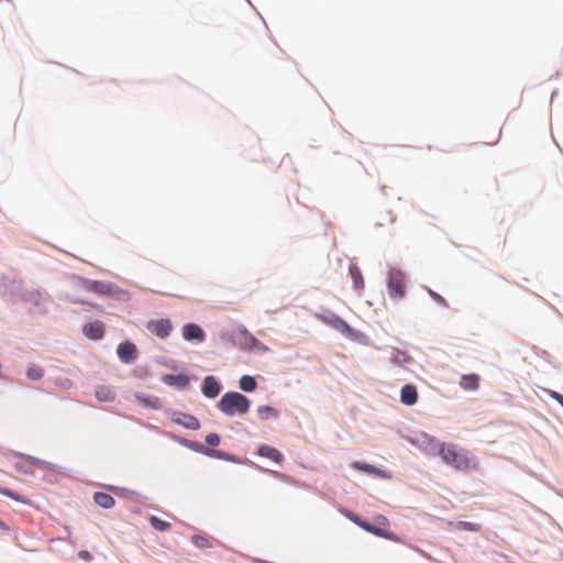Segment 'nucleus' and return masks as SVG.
<instances>
[{
	"mask_svg": "<svg viewBox=\"0 0 563 563\" xmlns=\"http://www.w3.org/2000/svg\"><path fill=\"white\" fill-rule=\"evenodd\" d=\"M433 449L438 450L443 462L457 471L467 472L477 467L475 457L464 449L454 444H445L433 438L428 439Z\"/></svg>",
	"mask_w": 563,
	"mask_h": 563,
	"instance_id": "1",
	"label": "nucleus"
},
{
	"mask_svg": "<svg viewBox=\"0 0 563 563\" xmlns=\"http://www.w3.org/2000/svg\"><path fill=\"white\" fill-rule=\"evenodd\" d=\"M250 407V399L236 391L225 393L218 402L219 410L229 417L245 415Z\"/></svg>",
	"mask_w": 563,
	"mask_h": 563,
	"instance_id": "2",
	"label": "nucleus"
},
{
	"mask_svg": "<svg viewBox=\"0 0 563 563\" xmlns=\"http://www.w3.org/2000/svg\"><path fill=\"white\" fill-rule=\"evenodd\" d=\"M387 289L389 297L395 300H400L406 296L407 277L406 274L399 269L391 268L388 272Z\"/></svg>",
	"mask_w": 563,
	"mask_h": 563,
	"instance_id": "3",
	"label": "nucleus"
},
{
	"mask_svg": "<svg viewBox=\"0 0 563 563\" xmlns=\"http://www.w3.org/2000/svg\"><path fill=\"white\" fill-rule=\"evenodd\" d=\"M375 521L377 525H373V523L362 521V520H355V522L361 528H363L365 531H367L369 533H373L374 536H377V537H380L384 539H388L391 541H398V538L393 532H389L388 530H386V527L389 525V521L386 517L378 516L375 519Z\"/></svg>",
	"mask_w": 563,
	"mask_h": 563,
	"instance_id": "4",
	"label": "nucleus"
},
{
	"mask_svg": "<svg viewBox=\"0 0 563 563\" xmlns=\"http://www.w3.org/2000/svg\"><path fill=\"white\" fill-rule=\"evenodd\" d=\"M146 328L159 339H166L173 330L169 319L152 320L147 323Z\"/></svg>",
	"mask_w": 563,
	"mask_h": 563,
	"instance_id": "5",
	"label": "nucleus"
},
{
	"mask_svg": "<svg viewBox=\"0 0 563 563\" xmlns=\"http://www.w3.org/2000/svg\"><path fill=\"white\" fill-rule=\"evenodd\" d=\"M236 343L243 350H253L261 346V342L246 329H240L236 333Z\"/></svg>",
	"mask_w": 563,
	"mask_h": 563,
	"instance_id": "6",
	"label": "nucleus"
},
{
	"mask_svg": "<svg viewBox=\"0 0 563 563\" xmlns=\"http://www.w3.org/2000/svg\"><path fill=\"white\" fill-rule=\"evenodd\" d=\"M172 421L189 430H198L200 428V422L196 417L184 412L173 413Z\"/></svg>",
	"mask_w": 563,
	"mask_h": 563,
	"instance_id": "7",
	"label": "nucleus"
},
{
	"mask_svg": "<svg viewBox=\"0 0 563 563\" xmlns=\"http://www.w3.org/2000/svg\"><path fill=\"white\" fill-rule=\"evenodd\" d=\"M183 336L187 341L196 340L198 342H203L206 339V333L198 324L188 323L183 328Z\"/></svg>",
	"mask_w": 563,
	"mask_h": 563,
	"instance_id": "8",
	"label": "nucleus"
},
{
	"mask_svg": "<svg viewBox=\"0 0 563 563\" xmlns=\"http://www.w3.org/2000/svg\"><path fill=\"white\" fill-rule=\"evenodd\" d=\"M201 390L207 398H216L221 391V385L214 376H207Z\"/></svg>",
	"mask_w": 563,
	"mask_h": 563,
	"instance_id": "9",
	"label": "nucleus"
},
{
	"mask_svg": "<svg viewBox=\"0 0 563 563\" xmlns=\"http://www.w3.org/2000/svg\"><path fill=\"white\" fill-rule=\"evenodd\" d=\"M117 352L123 363H131L136 358V346L131 342L119 344Z\"/></svg>",
	"mask_w": 563,
	"mask_h": 563,
	"instance_id": "10",
	"label": "nucleus"
},
{
	"mask_svg": "<svg viewBox=\"0 0 563 563\" xmlns=\"http://www.w3.org/2000/svg\"><path fill=\"white\" fill-rule=\"evenodd\" d=\"M82 332L90 340H100L103 338L104 327L100 321L89 322L84 325Z\"/></svg>",
	"mask_w": 563,
	"mask_h": 563,
	"instance_id": "11",
	"label": "nucleus"
},
{
	"mask_svg": "<svg viewBox=\"0 0 563 563\" xmlns=\"http://www.w3.org/2000/svg\"><path fill=\"white\" fill-rule=\"evenodd\" d=\"M417 399L418 393L417 388L413 385L407 384L401 388L400 400L402 404L407 406H412L417 402Z\"/></svg>",
	"mask_w": 563,
	"mask_h": 563,
	"instance_id": "12",
	"label": "nucleus"
},
{
	"mask_svg": "<svg viewBox=\"0 0 563 563\" xmlns=\"http://www.w3.org/2000/svg\"><path fill=\"white\" fill-rule=\"evenodd\" d=\"M349 274L353 280V286L356 291H362L365 287L364 278L361 269L357 265L351 264L349 267Z\"/></svg>",
	"mask_w": 563,
	"mask_h": 563,
	"instance_id": "13",
	"label": "nucleus"
},
{
	"mask_svg": "<svg viewBox=\"0 0 563 563\" xmlns=\"http://www.w3.org/2000/svg\"><path fill=\"white\" fill-rule=\"evenodd\" d=\"M258 454L263 457H267L276 463H282L284 455L277 449L269 445H262L258 449Z\"/></svg>",
	"mask_w": 563,
	"mask_h": 563,
	"instance_id": "14",
	"label": "nucleus"
},
{
	"mask_svg": "<svg viewBox=\"0 0 563 563\" xmlns=\"http://www.w3.org/2000/svg\"><path fill=\"white\" fill-rule=\"evenodd\" d=\"M93 500L98 506H100L101 508H104V509H110V508L114 507V505H115V499L107 493H101V492L95 493Z\"/></svg>",
	"mask_w": 563,
	"mask_h": 563,
	"instance_id": "15",
	"label": "nucleus"
},
{
	"mask_svg": "<svg viewBox=\"0 0 563 563\" xmlns=\"http://www.w3.org/2000/svg\"><path fill=\"white\" fill-rule=\"evenodd\" d=\"M479 377L477 374H465L461 377L460 386L465 390H476Z\"/></svg>",
	"mask_w": 563,
	"mask_h": 563,
	"instance_id": "16",
	"label": "nucleus"
},
{
	"mask_svg": "<svg viewBox=\"0 0 563 563\" xmlns=\"http://www.w3.org/2000/svg\"><path fill=\"white\" fill-rule=\"evenodd\" d=\"M352 465L355 470L363 471L367 474H373V475H377L380 477H385L384 472L382 470H378L374 465L363 463V462H354Z\"/></svg>",
	"mask_w": 563,
	"mask_h": 563,
	"instance_id": "17",
	"label": "nucleus"
},
{
	"mask_svg": "<svg viewBox=\"0 0 563 563\" xmlns=\"http://www.w3.org/2000/svg\"><path fill=\"white\" fill-rule=\"evenodd\" d=\"M96 397L99 401H113L115 394L110 387L100 386L96 389Z\"/></svg>",
	"mask_w": 563,
	"mask_h": 563,
	"instance_id": "18",
	"label": "nucleus"
},
{
	"mask_svg": "<svg viewBox=\"0 0 563 563\" xmlns=\"http://www.w3.org/2000/svg\"><path fill=\"white\" fill-rule=\"evenodd\" d=\"M239 386L244 391H253L255 390L257 383L254 377L244 375L239 380Z\"/></svg>",
	"mask_w": 563,
	"mask_h": 563,
	"instance_id": "19",
	"label": "nucleus"
},
{
	"mask_svg": "<svg viewBox=\"0 0 563 563\" xmlns=\"http://www.w3.org/2000/svg\"><path fill=\"white\" fill-rule=\"evenodd\" d=\"M257 413H258V417L262 419V420H267L269 418H277L278 417V411L271 407V406H260L257 408Z\"/></svg>",
	"mask_w": 563,
	"mask_h": 563,
	"instance_id": "20",
	"label": "nucleus"
},
{
	"mask_svg": "<svg viewBox=\"0 0 563 563\" xmlns=\"http://www.w3.org/2000/svg\"><path fill=\"white\" fill-rule=\"evenodd\" d=\"M136 400L147 408L158 409L161 407V401L156 397H144L141 395L136 396Z\"/></svg>",
	"mask_w": 563,
	"mask_h": 563,
	"instance_id": "21",
	"label": "nucleus"
},
{
	"mask_svg": "<svg viewBox=\"0 0 563 563\" xmlns=\"http://www.w3.org/2000/svg\"><path fill=\"white\" fill-rule=\"evenodd\" d=\"M150 523L157 531H167L170 529V523L168 521L159 519L156 516L150 517Z\"/></svg>",
	"mask_w": 563,
	"mask_h": 563,
	"instance_id": "22",
	"label": "nucleus"
},
{
	"mask_svg": "<svg viewBox=\"0 0 563 563\" xmlns=\"http://www.w3.org/2000/svg\"><path fill=\"white\" fill-rule=\"evenodd\" d=\"M390 360L395 364L402 365L410 361V356L400 350H394Z\"/></svg>",
	"mask_w": 563,
	"mask_h": 563,
	"instance_id": "23",
	"label": "nucleus"
},
{
	"mask_svg": "<svg viewBox=\"0 0 563 563\" xmlns=\"http://www.w3.org/2000/svg\"><path fill=\"white\" fill-rule=\"evenodd\" d=\"M0 494L22 504L29 503L24 496H21L5 487H0Z\"/></svg>",
	"mask_w": 563,
	"mask_h": 563,
	"instance_id": "24",
	"label": "nucleus"
},
{
	"mask_svg": "<svg viewBox=\"0 0 563 563\" xmlns=\"http://www.w3.org/2000/svg\"><path fill=\"white\" fill-rule=\"evenodd\" d=\"M191 542L197 548H200V549L211 548V542L209 541V539L207 537H205V536H201V534H194L191 537Z\"/></svg>",
	"mask_w": 563,
	"mask_h": 563,
	"instance_id": "25",
	"label": "nucleus"
},
{
	"mask_svg": "<svg viewBox=\"0 0 563 563\" xmlns=\"http://www.w3.org/2000/svg\"><path fill=\"white\" fill-rule=\"evenodd\" d=\"M14 11V4L11 0H0V16L11 15Z\"/></svg>",
	"mask_w": 563,
	"mask_h": 563,
	"instance_id": "26",
	"label": "nucleus"
},
{
	"mask_svg": "<svg viewBox=\"0 0 563 563\" xmlns=\"http://www.w3.org/2000/svg\"><path fill=\"white\" fill-rule=\"evenodd\" d=\"M26 376L31 380H38L43 377V369L37 366H30L27 368Z\"/></svg>",
	"mask_w": 563,
	"mask_h": 563,
	"instance_id": "27",
	"label": "nucleus"
},
{
	"mask_svg": "<svg viewBox=\"0 0 563 563\" xmlns=\"http://www.w3.org/2000/svg\"><path fill=\"white\" fill-rule=\"evenodd\" d=\"M459 528L463 529V530H466V531H479L481 530V525L478 523H475V522H467V521H460L459 522Z\"/></svg>",
	"mask_w": 563,
	"mask_h": 563,
	"instance_id": "28",
	"label": "nucleus"
},
{
	"mask_svg": "<svg viewBox=\"0 0 563 563\" xmlns=\"http://www.w3.org/2000/svg\"><path fill=\"white\" fill-rule=\"evenodd\" d=\"M428 294H429V296H430V297H431V298H432L437 303H439L440 306H442V307H444V308H448V307H449V305H448L446 300H445L441 295H439L438 292H435V291H433V290L429 289V290H428Z\"/></svg>",
	"mask_w": 563,
	"mask_h": 563,
	"instance_id": "29",
	"label": "nucleus"
},
{
	"mask_svg": "<svg viewBox=\"0 0 563 563\" xmlns=\"http://www.w3.org/2000/svg\"><path fill=\"white\" fill-rule=\"evenodd\" d=\"M91 290L99 294H104L108 290V286L104 283L101 282H95L91 287Z\"/></svg>",
	"mask_w": 563,
	"mask_h": 563,
	"instance_id": "30",
	"label": "nucleus"
},
{
	"mask_svg": "<svg viewBox=\"0 0 563 563\" xmlns=\"http://www.w3.org/2000/svg\"><path fill=\"white\" fill-rule=\"evenodd\" d=\"M206 442L211 446H217L220 444V437L217 433H209L206 437Z\"/></svg>",
	"mask_w": 563,
	"mask_h": 563,
	"instance_id": "31",
	"label": "nucleus"
},
{
	"mask_svg": "<svg viewBox=\"0 0 563 563\" xmlns=\"http://www.w3.org/2000/svg\"><path fill=\"white\" fill-rule=\"evenodd\" d=\"M335 327L338 329H341L344 332H349L350 333L352 331L351 327L344 320H342L340 318L335 319Z\"/></svg>",
	"mask_w": 563,
	"mask_h": 563,
	"instance_id": "32",
	"label": "nucleus"
},
{
	"mask_svg": "<svg viewBox=\"0 0 563 563\" xmlns=\"http://www.w3.org/2000/svg\"><path fill=\"white\" fill-rule=\"evenodd\" d=\"M335 327L338 329H341L344 332H349L350 333L352 331L351 327L344 320H342L340 318L335 319Z\"/></svg>",
	"mask_w": 563,
	"mask_h": 563,
	"instance_id": "33",
	"label": "nucleus"
},
{
	"mask_svg": "<svg viewBox=\"0 0 563 563\" xmlns=\"http://www.w3.org/2000/svg\"><path fill=\"white\" fill-rule=\"evenodd\" d=\"M170 378H175V379H176V382H177V384H178L179 386H181V387H186V386H188V384H189V379H188V377H187V376H185V375H178L177 377H173V376H170Z\"/></svg>",
	"mask_w": 563,
	"mask_h": 563,
	"instance_id": "34",
	"label": "nucleus"
},
{
	"mask_svg": "<svg viewBox=\"0 0 563 563\" xmlns=\"http://www.w3.org/2000/svg\"><path fill=\"white\" fill-rule=\"evenodd\" d=\"M550 396L563 407V395L558 391H550Z\"/></svg>",
	"mask_w": 563,
	"mask_h": 563,
	"instance_id": "35",
	"label": "nucleus"
},
{
	"mask_svg": "<svg viewBox=\"0 0 563 563\" xmlns=\"http://www.w3.org/2000/svg\"><path fill=\"white\" fill-rule=\"evenodd\" d=\"M499 137H500V132H498L497 136H496L493 141H490V142H486V144H488V145H495V144H497V143H498Z\"/></svg>",
	"mask_w": 563,
	"mask_h": 563,
	"instance_id": "36",
	"label": "nucleus"
},
{
	"mask_svg": "<svg viewBox=\"0 0 563 563\" xmlns=\"http://www.w3.org/2000/svg\"><path fill=\"white\" fill-rule=\"evenodd\" d=\"M0 528H1L2 530H4V531H9V527H8V526H7V523H5L4 521H2L1 519H0Z\"/></svg>",
	"mask_w": 563,
	"mask_h": 563,
	"instance_id": "37",
	"label": "nucleus"
},
{
	"mask_svg": "<svg viewBox=\"0 0 563 563\" xmlns=\"http://www.w3.org/2000/svg\"><path fill=\"white\" fill-rule=\"evenodd\" d=\"M80 555H81L82 558H86V559L90 556L89 552H87V551H82V552L80 553Z\"/></svg>",
	"mask_w": 563,
	"mask_h": 563,
	"instance_id": "38",
	"label": "nucleus"
}]
</instances>
